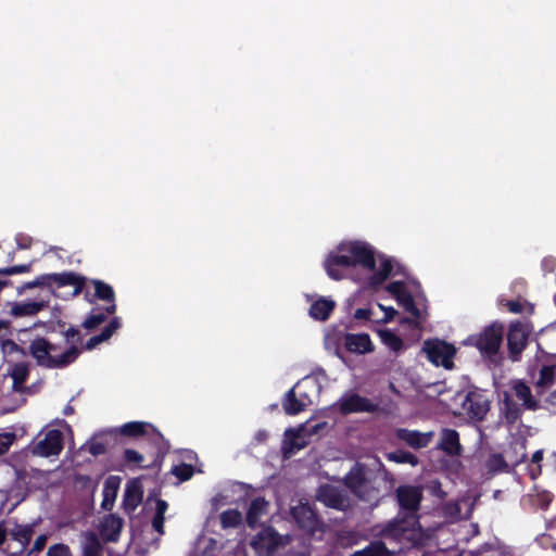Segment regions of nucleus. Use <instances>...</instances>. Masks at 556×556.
Listing matches in <instances>:
<instances>
[{
    "label": "nucleus",
    "instance_id": "1",
    "mask_svg": "<svg viewBox=\"0 0 556 556\" xmlns=\"http://www.w3.org/2000/svg\"><path fill=\"white\" fill-rule=\"evenodd\" d=\"M325 270L333 280L351 278L364 289L381 286L392 271L391 261L363 241H343L325 260Z\"/></svg>",
    "mask_w": 556,
    "mask_h": 556
},
{
    "label": "nucleus",
    "instance_id": "2",
    "mask_svg": "<svg viewBox=\"0 0 556 556\" xmlns=\"http://www.w3.org/2000/svg\"><path fill=\"white\" fill-rule=\"evenodd\" d=\"M64 286L74 288L73 295L78 294L84 286V278L74 273L47 274L37 278L35 281L25 285L22 290L38 288V293L34 299H26L21 302H12L9 304L10 314L13 317H30L35 316L48 306L55 289Z\"/></svg>",
    "mask_w": 556,
    "mask_h": 556
},
{
    "label": "nucleus",
    "instance_id": "3",
    "mask_svg": "<svg viewBox=\"0 0 556 556\" xmlns=\"http://www.w3.org/2000/svg\"><path fill=\"white\" fill-rule=\"evenodd\" d=\"M29 352L38 365L61 368L75 362L80 350L67 340L62 343H52L45 338H36L30 342Z\"/></svg>",
    "mask_w": 556,
    "mask_h": 556
},
{
    "label": "nucleus",
    "instance_id": "4",
    "mask_svg": "<svg viewBox=\"0 0 556 556\" xmlns=\"http://www.w3.org/2000/svg\"><path fill=\"white\" fill-rule=\"evenodd\" d=\"M387 290L417 323L425 320L427 316L426 301L420 286L417 282L410 280L394 281L388 285Z\"/></svg>",
    "mask_w": 556,
    "mask_h": 556
},
{
    "label": "nucleus",
    "instance_id": "5",
    "mask_svg": "<svg viewBox=\"0 0 556 556\" xmlns=\"http://www.w3.org/2000/svg\"><path fill=\"white\" fill-rule=\"evenodd\" d=\"M382 536L389 542H396L401 545L422 544L428 538L419 527L415 516L390 522L382 531Z\"/></svg>",
    "mask_w": 556,
    "mask_h": 556
},
{
    "label": "nucleus",
    "instance_id": "6",
    "mask_svg": "<svg viewBox=\"0 0 556 556\" xmlns=\"http://www.w3.org/2000/svg\"><path fill=\"white\" fill-rule=\"evenodd\" d=\"M346 485L361 498L375 504L379 497L377 481L371 479L361 466H355L345 477Z\"/></svg>",
    "mask_w": 556,
    "mask_h": 556
},
{
    "label": "nucleus",
    "instance_id": "7",
    "mask_svg": "<svg viewBox=\"0 0 556 556\" xmlns=\"http://www.w3.org/2000/svg\"><path fill=\"white\" fill-rule=\"evenodd\" d=\"M504 327L494 323L484 328L480 333L470 336L466 344L476 346L481 354L486 356L495 355L502 344Z\"/></svg>",
    "mask_w": 556,
    "mask_h": 556
},
{
    "label": "nucleus",
    "instance_id": "8",
    "mask_svg": "<svg viewBox=\"0 0 556 556\" xmlns=\"http://www.w3.org/2000/svg\"><path fill=\"white\" fill-rule=\"evenodd\" d=\"M290 542V536H281L274 529L265 528L251 541V546L258 556H270Z\"/></svg>",
    "mask_w": 556,
    "mask_h": 556
},
{
    "label": "nucleus",
    "instance_id": "9",
    "mask_svg": "<svg viewBox=\"0 0 556 556\" xmlns=\"http://www.w3.org/2000/svg\"><path fill=\"white\" fill-rule=\"evenodd\" d=\"M422 351L435 366H443L445 369L453 368V358L456 354L454 345L438 339L427 340L424 342Z\"/></svg>",
    "mask_w": 556,
    "mask_h": 556
},
{
    "label": "nucleus",
    "instance_id": "10",
    "mask_svg": "<svg viewBox=\"0 0 556 556\" xmlns=\"http://www.w3.org/2000/svg\"><path fill=\"white\" fill-rule=\"evenodd\" d=\"M301 388L314 389L315 382L313 379L305 378L301 384H298L287 393L283 408L288 415H295L313 403L312 397L305 391L301 392Z\"/></svg>",
    "mask_w": 556,
    "mask_h": 556
},
{
    "label": "nucleus",
    "instance_id": "11",
    "mask_svg": "<svg viewBox=\"0 0 556 556\" xmlns=\"http://www.w3.org/2000/svg\"><path fill=\"white\" fill-rule=\"evenodd\" d=\"M63 448V434L59 429L45 430L43 439L39 440L33 447L31 453L37 456L49 457L58 455Z\"/></svg>",
    "mask_w": 556,
    "mask_h": 556
},
{
    "label": "nucleus",
    "instance_id": "12",
    "mask_svg": "<svg viewBox=\"0 0 556 556\" xmlns=\"http://www.w3.org/2000/svg\"><path fill=\"white\" fill-rule=\"evenodd\" d=\"M311 432L307 431L306 425L296 428H290L285 431L282 441V452L286 456L292 455L307 444V438Z\"/></svg>",
    "mask_w": 556,
    "mask_h": 556
},
{
    "label": "nucleus",
    "instance_id": "13",
    "mask_svg": "<svg viewBox=\"0 0 556 556\" xmlns=\"http://www.w3.org/2000/svg\"><path fill=\"white\" fill-rule=\"evenodd\" d=\"M529 333L530 329L526 325L519 323L510 325L507 341L513 361H517L526 348Z\"/></svg>",
    "mask_w": 556,
    "mask_h": 556
},
{
    "label": "nucleus",
    "instance_id": "14",
    "mask_svg": "<svg viewBox=\"0 0 556 556\" xmlns=\"http://www.w3.org/2000/svg\"><path fill=\"white\" fill-rule=\"evenodd\" d=\"M291 514L300 528L305 529L312 534L319 530L320 525L308 504L300 502L298 505L292 506Z\"/></svg>",
    "mask_w": 556,
    "mask_h": 556
},
{
    "label": "nucleus",
    "instance_id": "15",
    "mask_svg": "<svg viewBox=\"0 0 556 556\" xmlns=\"http://www.w3.org/2000/svg\"><path fill=\"white\" fill-rule=\"evenodd\" d=\"M339 407L344 414L362 412L371 413L377 409V406L374 403L358 394H346L342 396L339 401Z\"/></svg>",
    "mask_w": 556,
    "mask_h": 556
},
{
    "label": "nucleus",
    "instance_id": "16",
    "mask_svg": "<svg viewBox=\"0 0 556 556\" xmlns=\"http://www.w3.org/2000/svg\"><path fill=\"white\" fill-rule=\"evenodd\" d=\"M317 498L326 506L344 510L349 507V501L336 486L323 485L319 488Z\"/></svg>",
    "mask_w": 556,
    "mask_h": 556
},
{
    "label": "nucleus",
    "instance_id": "17",
    "mask_svg": "<svg viewBox=\"0 0 556 556\" xmlns=\"http://www.w3.org/2000/svg\"><path fill=\"white\" fill-rule=\"evenodd\" d=\"M463 409L470 417L482 419L489 410V403L482 395L469 393L464 400Z\"/></svg>",
    "mask_w": 556,
    "mask_h": 556
},
{
    "label": "nucleus",
    "instance_id": "18",
    "mask_svg": "<svg viewBox=\"0 0 556 556\" xmlns=\"http://www.w3.org/2000/svg\"><path fill=\"white\" fill-rule=\"evenodd\" d=\"M143 486L140 479H132L127 482L123 504L126 510L134 511L142 502Z\"/></svg>",
    "mask_w": 556,
    "mask_h": 556
},
{
    "label": "nucleus",
    "instance_id": "19",
    "mask_svg": "<svg viewBox=\"0 0 556 556\" xmlns=\"http://www.w3.org/2000/svg\"><path fill=\"white\" fill-rule=\"evenodd\" d=\"M345 346L350 352L366 354L374 351L375 346L367 333H350L345 337Z\"/></svg>",
    "mask_w": 556,
    "mask_h": 556
},
{
    "label": "nucleus",
    "instance_id": "20",
    "mask_svg": "<svg viewBox=\"0 0 556 556\" xmlns=\"http://www.w3.org/2000/svg\"><path fill=\"white\" fill-rule=\"evenodd\" d=\"M432 437L433 433L431 431L419 432L407 429H399L396 431V438L414 448H421L427 446L432 440Z\"/></svg>",
    "mask_w": 556,
    "mask_h": 556
},
{
    "label": "nucleus",
    "instance_id": "21",
    "mask_svg": "<svg viewBox=\"0 0 556 556\" xmlns=\"http://www.w3.org/2000/svg\"><path fill=\"white\" fill-rule=\"evenodd\" d=\"M397 500L402 507L408 510L417 509L420 498L421 490L417 486H400L397 489Z\"/></svg>",
    "mask_w": 556,
    "mask_h": 556
},
{
    "label": "nucleus",
    "instance_id": "22",
    "mask_svg": "<svg viewBox=\"0 0 556 556\" xmlns=\"http://www.w3.org/2000/svg\"><path fill=\"white\" fill-rule=\"evenodd\" d=\"M8 376H10L13 380L12 389L14 391H22L23 384L28 377V366L23 362H14L13 359H8Z\"/></svg>",
    "mask_w": 556,
    "mask_h": 556
},
{
    "label": "nucleus",
    "instance_id": "23",
    "mask_svg": "<svg viewBox=\"0 0 556 556\" xmlns=\"http://www.w3.org/2000/svg\"><path fill=\"white\" fill-rule=\"evenodd\" d=\"M122 479L118 476H110L103 484V500L101 506L104 509H111L115 503Z\"/></svg>",
    "mask_w": 556,
    "mask_h": 556
},
{
    "label": "nucleus",
    "instance_id": "24",
    "mask_svg": "<svg viewBox=\"0 0 556 556\" xmlns=\"http://www.w3.org/2000/svg\"><path fill=\"white\" fill-rule=\"evenodd\" d=\"M334 308V302L329 298H319L313 302L309 315L314 319L325 320L329 317L330 313Z\"/></svg>",
    "mask_w": 556,
    "mask_h": 556
},
{
    "label": "nucleus",
    "instance_id": "25",
    "mask_svg": "<svg viewBox=\"0 0 556 556\" xmlns=\"http://www.w3.org/2000/svg\"><path fill=\"white\" fill-rule=\"evenodd\" d=\"M440 447L448 454H458L460 451L458 433L452 429H444L441 434Z\"/></svg>",
    "mask_w": 556,
    "mask_h": 556
},
{
    "label": "nucleus",
    "instance_id": "26",
    "mask_svg": "<svg viewBox=\"0 0 556 556\" xmlns=\"http://www.w3.org/2000/svg\"><path fill=\"white\" fill-rule=\"evenodd\" d=\"M122 529V520L113 515L104 518L101 525V534L110 540L115 541Z\"/></svg>",
    "mask_w": 556,
    "mask_h": 556
},
{
    "label": "nucleus",
    "instance_id": "27",
    "mask_svg": "<svg viewBox=\"0 0 556 556\" xmlns=\"http://www.w3.org/2000/svg\"><path fill=\"white\" fill-rule=\"evenodd\" d=\"M381 342L392 352L400 353L405 349L403 340L390 329L378 331Z\"/></svg>",
    "mask_w": 556,
    "mask_h": 556
},
{
    "label": "nucleus",
    "instance_id": "28",
    "mask_svg": "<svg viewBox=\"0 0 556 556\" xmlns=\"http://www.w3.org/2000/svg\"><path fill=\"white\" fill-rule=\"evenodd\" d=\"M516 396L522 402L523 406L529 409H535L538 402L532 397L530 388L522 381H515L513 384Z\"/></svg>",
    "mask_w": 556,
    "mask_h": 556
},
{
    "label": "nucleus",
    "instance_id": "29",
    "mask_svg": "<svg viewBox=\"0 0 556 556\" xmlns=\"http://www.w3.org/2000/svg\"><path fill=\"white\" fill-rule=\"evenodd\" d=\"M268 503L264 498H255L249 508L247 519L251 527H254L258 519L267 513Z\"/></svg>",
    "mask_w": 556,
    "mask_h": 556
},
{
    "label": "nucleus",
    "instance_id": "30",
    "mask_svg": "<svg viewBox=\"0 0 556 556\" xmlns=\"http://www.w3.org/2000/svg\"><path fill=\"white\" fill-rule=\"evenodd\" d=\"M93 285H94L96 295L102 300L111 301L112 304L108 307V312L110 314L114 313L116 306L114 304V292H113L112 287L102 281H99V280H94Z\"/></svg>",
    "mask_w": 556,
    "mask_h": 556
},
{
    "label": "nucleus",
    "instance_id": "31",
    "mask_svg": "<svg viewBox=\"0 0 556 556\" xmlns=\"http://www.w3.org/2000/svg\"><path fill=\"white\" fill-rule=\"evenodd\" d=\"M118 328H119V321L117 318H115L99 336H94V337L90 338V340L86 343V349L92 350L99 343L108 340L113 334V332Z\"/></svg>",
    "mask_w": 556,
    "mask_h": 556
},
{
    "label": "nucleus",
    "instance_id": "32",
    "mask_svg": "<svg viewBox=\"0 0 556 556\" xmlns=\"http://www.w3.org/2000/svg\"><path fill=\"white\" fill-rule=\"evenodd\" d=\"M1 351L4 355L5 363L8 359H13L14 363L24 357V351L11 340H5L1 343Z\"/></svg>",
    "mask_w": 556,
    "mask_h": 556
},
{
    "label": "nucleus",
    "instance_id": "33",
    "mask_svg": "<svg viewBox=\"0 0 556 556\" xmlns=\"http://www.w3.org/2000/svg\"><path fill=\"white\" fill-rule=\"evenodd\" d=\"M148 429H152V426L147 422L132 421L123 425L121 432L125 435L137 437L147 433Z\"/></svg>",
    "mask_w": 556,
    "mask_h": 556
},
{
    "label": "nucleus",
    "instance_id": "34",
    "mask_svg": "<svg viewBox=\"0 0 556 556\" xmlns=\"http://www.w3.org/2000/svg\"><path fill=\"white\" fill-rule=\"evenodd\" d=\"M167 510V503L163 500L156 501L155 515L152 519L153 528L160 533H164V515Z\"/></svg>",
    "mask_w": 556,
    "mask_h": 556
},
{
    "label": "nucleus",
    "instance_id": "35",
    "mask_svg": "<svg viewBox=\"0 0 556 556\" xmlns=\"http://www.w3.org/2000/svg\"><path fill=\"white\" fill-rule=\"evenodd\" d=\"M353 556H391V552L386 547L384 543H372L368 547L357 551Z\"/></svg>",
    "mask_w": 556,
    "mask_h": 556
},
{
    "label": "nucleus",
    "instance_id": "36",
    "mask_svg": "<svg viewBox=\"0 0 556 556\" xmlns=\"http://www.w3.org/2000/svg\"><path fill=\"white\" fill-rule=\"evenodd\" d=\"M242 515L237 509H229L220 515V522L224 528H231L240 525Z\"/></svg>",
    "mask_w": 556,
    "mask_h": 556
},
{
    "label": "nucleus",
    "instance_id": "37",
    "mask_svg": "<svg viewBox=\"0 0 556 556\" xmlns=\"http://www.w3.org/2000/svg\"><path fill=\"white\" fill-rule=\"evenodd\" d=\"M554 378V367L552 366H544L542 367L540 371V378L536 381V387L541 390H545L546 388H549L553 383Z\"/></svg>",
    "mask_w": 556,
    "mask_h": 556
},
{
    "label": "nucleus",
    "instance_id": "38",
    "mask_svg": "<svg viewBox=\"0 0 556 556\" xmlns=\"http://www.w3.org/2000/svg\"><path fill=\"white\" fill-rule=\"evenodd\" d=\"M388 459L397 464H410L412 466H416L418 464V459L415 455L407 452H393L388 454Z\"/></svg>",
    "mask_w": 556,
    "mask_h": 556
},
{
    "label": "nucleus",
    "instance_id": "39",
    "mask_svg": "<svg viewBox=\"0 0 556 556\" xmlns=\"http://www.w3.org/2000/svg\"><path fill=\"white\" fill-rule=\"evenodd\" d=\"M172 472L179 479V481H186L192 477L194 470L191 465L180 464L175 466Z\"/></svg>",
    "mask_w": 556,
    "mask_h": 556
},
{
    "label": "nucleus",
    "instance_id": "40",
    "mask_svg": "<svg viewBox=\"0 0 556 556\" xmlns=\"http://www.w3.org/2000/svg\"><path fill=\"white\" fill-rule=\"evenodd\" d=\"M16 440L14 432L0 433V456L5 454Z\"/></svg>",
    "mask_w": 556,
    "mask_h": 556
},
{
    "label": "nucleus",
    "instance_id": "41",
    "mask_svg": "<svg viewBox=\"0 0 556 556\" xmlns=\"http://www.w3.org/2000/svg\"><path fill=\"white\" fill-rule=\"evenodd\" d=\"M519 447H520L521 452L519 454H516L515 456L510 455L509 451H506L504 453V460H505L506 466H516L525 460L526 454L523 451L525 450L523 445L519 444Z\"/></svg>",
    "mask_w": 556,
    "mask_h": 556
},
{
    "label": "nucleus",
    "instance_id": "42",
    "mask_svg": "<svg viewBox=\"0 0 556 556\" xmlns=\"http://www.w3.org/2000/svg\"><path fill=\"white\" fill-rule=\"evenodd\" d=\"M46 556H72L71 548L63 543L51 545Z\"/></svg>",
    "mask_w": 556,
    "mask_h": 556
},
{
    "label": "nucleus",
    "instance_id": "43",
    "mask_svg": "<svg viewBox=\"0 0 556 556\" xmlns=\"http://www.w3.org/2000/svg\"><path fill=\"white\" fill-rule=\"evenodd\" d=\"M87 544L84 547L85 556H98L99 542L93 534L87 536Z\"/></svg>",
    "mask_w": 556,
    "mask_h": 556
},
{
    "label": "nucleus",
    "instance_id": "44",
    "mask_svg": "<svg viewBox=\"0 0 556 556\" xmlns=\"http://www.w3.org/2000/svg\"><path fill=\"white\" fill-rule=\"evenodd\" d=\"M124 457L128 463L140 465L143 462V456L135 450H125Z\"/></svg>",
    "mask_w": 556,
    "mask_h": 556
},
{
    "label": "nucleus",
    "instance_id": "45",
    "mask_svg": "<svg viewBox=\"0 0 556 556\" xmlns=\"http://www.w3.org/2000/svg\"><path fill=\"white\" fill-rule=\"evenodd\" d=\"M378 307L383 312V317L380 318L378 321L380 323H389L391 321L395 315L396 311L392 306H386L383 304L378 303Z\"/></svg>",
    "mask_w": 556,
    "mask_h": 556
},
{
    "label": "nucleus",
    "instance_id": "46",
    "mask_svg": "<svg viewBox=\"0 0 556 556\" xmlns=\"http://www.w3.org/2000/svg\"><path fill=\"white\" fill-rule=\"evenodd\" d=\"M27 270H28V266L21 265V266H12V267L0 269V274H3V275H14V274L24 273V271H27Z\"/></svg>",
    "mask_w": 556,
    "mask_h": 556
},
{
    "label": "nucleus",
    "instance_id": "47",
    "mask_svg": "<svg viewBox=\"0 0 556 556\" xmlns=\"http://www.w3.org/2000/svg\"><path fill=\"white\" fill-rule=\"evenodd\" d=\"M104 320V317L102 315H91L89 318L86 319L85 326L87 328H93L97 325L101 324Z\"/></svg>",
    "mask_w": 556,
    "mask_h": 556
},
{
    "label": "nucleus",
    "instance_id": "48",
    "mask_svg": "<svg viewBox=\"0 0 556 556\" xmlns=\"http://www.w3.org/2000/svg\"><path fill=\"white\" fill-rule=\"evenodd\" d=\"M372 315L374 312L367 308H358L354 314L356 319H370Z\"/></svg>",
    "mask_w": 556,
    "mask_h": 556
},
{
    "label": "nucleus",
    "instance_id": "49",
    "mask_svg": "<svg viewBox=\"0 0 556 556\" xmlns=\"http://www.w3.org/2000/svg\"><path fill=\"white\" fill-rule=\"evenodd\" d=\"M505 416L508 421H514L518 418V410L510 408L508 402L505 403Z\"/></svg>",
    "mask_w": 556,
    "mask_h": 556
},
{
    "label": "nucleus",
    "instance_id": "50",
    "mask_svg": "<svg viewBox=\"0 0 556 556\" xmlns=\"http://www.w3.org/2000/svg\"><path fill=\"white\" fill-rule=\"evenodd\" d=\"M507 307L508 309L511 312V313H515V314H518V313H521L523 312V306L520 302L518 301H509L507 302Z\"/></svg>",
    "mask_w": 556,
    "mask_h": 556
},
{
    "label": "nucleus",
    "instance_id": "51",
    "mask_svg": "<svg viewBox=\"0 0 556 556\" xmlns=\"http://www.w3.org/2000/svg\"><path fill=\"white\" fill-rule=\"evenodd\" d=\"M46 542H47V535L46 534L39 535L34 542V549L41 551L43 548V546L46 545Z\"/></svg>",
    "mask_w": 556,
    "mask_h": 556
},
{
    "label": "nucleus",
    "instance_id": "52",
    "mask_svg": "<svg viewBox=\"0 0 556 556\" xmlns=\"http://www.w3.org/2000/svg\"><path fill=\"white\" fill-rule=\"evenodd\" d=\"M88 450L91 454L98 455L104 451V447L100 443H90V444H88Z\"/></svg>",
    "mask_w": 556,
    "mask_h": 556
},
{
    "label": "nucleus",
    "instance_id": "53",
    "mask_svg": "<svg viewBox=\"0 0 556 556\" xmlns=\"http://www.w3.org/2000/svg\"><path fill=\"white\" fill-rule=\"evenodd\" d=\"M17 244L22 249H27L30 245V239L27 237L20 236L17 238Z\"/></svg>",
    "mask_w": 556,
    "mask_h": 556
},
{
    "label": "nucleus",
    "instance_id": "54",
    "mask_svg": "<svg viewBox=\"0 0 556 556\" xmlns=\"http://www.w3.org/2000/svg\"><path fill=\"white\" fill-rule=\"evenodd\" d=\"M7 539V530L3 525H0V546L4 543Z\"/></svg>",
    "mask_w": 556,
    "mask_h": 556
},
{
    "label": "nucleus",
    "instance_id": "55",
    "mask_svg": "<svg viewBox=\"0 0 556 556\" xmlns=\"http://www.w3.org/2000/svg\"><path fill=\"white\" fill-rule=\"evenodd\" d=\"M543 458V453L542 451H536L533 455H532V462L533 463H540Z\"/></svg>",
    "mask_w": 556,
    "mask_h": 556
},
{
    "label": "nucleus",
    "instance_id": "56",
    "mask_svg": "<svg viewBox=\"0 0 556 556\" xmlns=\"http://www.w3.org/2000/svg\"><path fill=\"white\" fill-rule=\"evenodd\" d=\"M266 437H267L266 431H263V430H262V431H258V432L256 433V440H257L258 442L264 441V440L266 439Z\"/></svg>",
    "mask_w": 556,
    "mask_h": 556
},
{
    "label": "nucleus",
    "instance_id": "57",
    "mask_svg": "<svg viewBox=\"0 0 556 556\" xmlns=\"http://www.w3.org/2000/svg\"><path fill=\"white\" fill-rule=\"evenodd\" d=\"M544 267L548 270H553L554 269V262L552 260H546L544 261Z\"/></svg>",
    "mask_w": 556,
    "mask_h": 556
},
{
    "label": "nucleus",
    "instance_id": "58",
    "mask_svg": "<svg viewBox=\"0 0 556 556\" xmlns=\"http://www.w3.org/2000/svg\"><path fill=\"white\" fill-rule=\"evenodd\" d=\"M72 413H73V407H72V406H70V405H67V406L64 408V414H65V415H70V414H72Z\"/></svg>",
    "mask_w": 556,
    "mask_h": 556
},
{
    "label": "nucleus",
    "instance_id": "59",
    "mask_svg": "<svg viewBox=\"0 0 556 556\" xmlns=\"http://www.w3.org/2000/svg\"><path fill=\"white\" fill-rule=\"evenodd\" d=\"M451 508L453 509V511L455 513H459V508H458V505L455 504V505H452Z\"/></svg>",
    "mask_w": 556,
    "mask_h": 556
},
{
    "label": "nucleus",
    "instance_id": "60",
    "mask_svg": "<svg viewBox=\"0 0 556 556\" xmlns=\"http://www.w3.org/2000/svg\"><path fill=\"white\" fill-rule=\"evenodd\" d=\"M298 403H299V397L295 395L294 400H293V404L298 405Z\"/></svg>",
    "mask_w": 556,
    "mask_h": 556
},
{
    "label": "nucleus",
    "instance_id": "61",
    "mask_svg": "<svg viewBox=\"0 0 556 556\" xmlns=\"http://www.w3.org/2000/svg\"><path fill=\"white\" fill-rule=\"evenodd\" d=\"M318 428H319V426H315L313 432H317Z\"/></svg>",
    "mask_w": 556,
    "mask_h": 556
},
{
    "label": "nucleus",
    "instance_id": "62",
    "mask_svg": "<svg viewBox=\"0 0 556 556\" xmlns=\"http://www.w3.org/2000/svg\"><path fill=\"white\" fill-rule=\"evenodd\" d=\"M62 426L67 427V424L65 421H61Z\"/></svg>",
    "mask_w": 556,
    "mask_h": 556
}]
</instances>
